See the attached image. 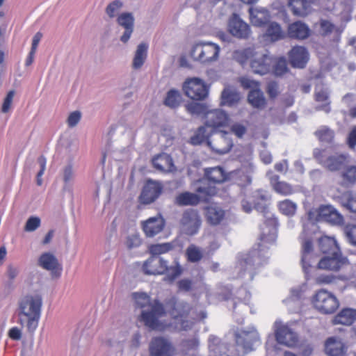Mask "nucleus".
I'll return each mask as SVG.
<instances>
[{
  "mask_svg": "<svg viewBox=\"0 0 356 356\" xmlns=\"http://www.w3.org/2000/svg\"><path fill=\"white\" fill-rule=\"evenodd\" d=\"M254 208L263 214L264 217L267 219V225H270V227L268 229V234L264 232L261 234L259 237L261 242L257 250H254L249 253H240L237 255V264L241 267L266 264L268 256L262 255L261 252L264 251L266 248H268V245L273 244L276 240L275 226L277 224V220L269 211L268 206L264 196L261 197L259 202H255Z\"/></svg>",
  "mask_w": 356,
  "mask_h": 356,
  "instance_id": "obj_1",
  "label": "nucleus"
},
{
  "mask_svg": "<svg viewBox=\"0 0 356 356\" xmlns=\"http://www.w3.org/2000/svg\"><path fill=\"white\" fill-rule=\"evenodd\" d=\"M300 241V259L302 267H330V264H336V258L323 257L315 252L312 238L306 232L305 227L299 236Z\"/></svg>",
  "mask_w": 356,
  "mask_h": 356,
  "instance_id": "obj_2",
  "label": "nucleus"
},
{
  "mask_svg": "<svg viewBox=\"0 0 356 356\" xmlns=\"http://www.w3.org/2000/svg\"><path fill=\"white\" fill-rule=\"evenodd\" d=\"M42 306L40 295H26L18 301V314L26 318L27 331L33 333L38 326Z\"/></svg>",
  "mask_w": 356,
  "mask_h": 356,
  "instance_id": "obj_3",
  "label": "nucleus"
},
{
  "mask_svg": "<svg viewBox=\"0 0 356 356\" xmlns=\"http://www.w3.org/2000/svg\"><path fill=\"white\" fill-rule=\"evenodd\" d=\"M165 307L171 317L180 325L182 330L191 329L193 322L188 319L192 307L191 305L184 301H177L172 297L165 301Z\"/></svg>",
  "mask_w": 356,
  "mask_h": 356,
  "instance_id": "obj_4",
  "label": "nucleus"
},
{
  "mask_svg": "<svg viewBox=\"0 0 356 356\" xmlns=\"http://www.w3.org/2000/svg\"><path fill=\"white\" fill-rule=\"evenodd\" d=\"M220 51V47L216 43L200 41L193 44L191 56L202 64H210L218 60Z\"/></svg>",
  "mask_w": 356,
  "mask_h": 356,
  "instance_id": "obj_5",
  "label": "nucleus"
},
{
  "mask_svg": "<svg viewBox=\"0 0 356 356\" xmlns=\"http://www.w3.org/2000/svg\"><path fill=\"white\" fill-rule=\"evenodd\" d=\"M318 246L323 257L336 258V264H330V267H341L348 264V261L340 251L339 246L333 237L324 236L318 239Z\"/></svg>",
  "mask_w": 356,
  "mask_h": 356,
  "instance_id": "obj_6",
  "label": "nucleus"
},
{
  "mask_svg": "<svg viewBox=\"0 0 356 356\" xmlns=\"http://www.w3.org/2000/svg\"><path fill=\"white\" fill-rule=\"evenodd\" d=\"M165 314L163 305L158 300H154L149 310H143L140 321L150 330H161L163 325L159 318Z\"/></svg>",
  "mask_w": 356,
  "mask_h": 356,
  "instance_id": "obj_7",
  "label": "nucleus"
},
{
  "mask_svg": "<svg viewBox=\"0 0 356 356\" xmlns=\"http://www.w3.org/2000/svg\"><path fill=\"white\" fill-rule=\"evenodd\" d=\"M236 346L241 348L244 353L255 350V346L260 344V337L254 327L248 330L239 329L234 334Z\"/></svg>",
  "mask_w": 356,
  "mask_h": 356,
  "instance_id": "obj_8",
  "label": "nucleus"
},
{
  "mask_svg": "<svg viewBox=\"0 0 356 356\" xmlns=\"http://www.w3.org/2000/svg\"><path fill=\"white\" fill-rule=\"evenodd\" d=\"M312 302L314 307L324 314H333L339 306L336 296L324 289H321L316 293Z\"/></svg>",
  "mask_w": 356,
  "mask_h": 356,
  "instance_id": "obj_9",
  "label": "nucleus"
},
{
  "mask_svg": "<svg viewBox=\"0 0 356 356\" xmlns=\"http://www.w3.org/2000/svg\"><path fill=\"white\" fill-rule=\"evenodd\" d=\"M199 195L184 192L179 194L175 198V204L178 206H195L199 204L201 200H207V197L215 193V189L211 186H200L196 189Z\"/></svg>",
  "mask_w": 356,
  "mask_h": 356,
  "instance_id": "obj_10",
  "label": "nucleus"
},
{
  "mask_svg": "<svg viewBox=\"0 0 356 356\" xmlns=\"http://www.w3.org/2000/svg\"><path fill=\"white\" fill-rule=\"evenodd\" d=\"M314 154L320 163L330 171L340 170L348 163L347 156L344 154H334L328 156L325 150L318 149L314 150Z\"/></svg>",
  "mask_w": 356,
  "mask_h": 356,
  "instance_id": "obj_11",
  "label": "nucleus"
},
{
  "mask_svg": "<svg viewBox=\"0 0 356 356\" xmlns=\"http://www.w3.org/2000/svg\"><path fill=\"white\" fill-rule=\"evenodd\" d=\"M183 89L187 97L195 100H203L209 94V88L198 78L186 81Z\"/></svg>",
  "mask_w": 356,
  "mask_h": 356,
  "instance_id": "obj_12",
  "label": "nucleus"
},
{
  "mask_svg": "<svg viewBox=\"0 0 356 356\" xmlns=\"http://www.w3.org/2000/svg\"><path fill=\"white\" fill-rule=\"evenodd\" d=\"M209 356H240L237 351L233 350V346L223 341L215 335H210L208 339Z\"/></svg>",
  "mask_w": 356,
  "mask_h": 356,
  "instance_id": "obj_13",
  "label": "nucleus"
},
{
  "mask_svg": "<svg viewBox=\"0 0 356 356\" xmlns=\"http://www.w3.org/2000/svg\"><path fill=\"white\" fill-rule=\"evenodd\" d=\"M227 30L232 36L238 39H248L251 34L250 26L236 13H233L229 18Z\"/></svg>",
  "mask_w": 356,
  "mask_h": 356,
  "instance_id": "obj_14",
  "label": "nucleus"
},
{
  "mask_svg": "<svg viewBox=\"0 0 356 356\" xmlns=\"http://www.w3.org/2000/svg\"><path fill=\"white\" fill-rule=\"evenodd\" d=\"M175 350L172 343L163 337L152 338L149 346L150 356H173Z\"/></svg>",
  "mask_w": 356,
  "mask_h": 356,
  "instance_id": "obj_15",
  "label": "nucleus"
},
{
  "mask_svg": "<svg viewBox=\"0 0 356 356\" xmlns=\"http://www.w3.org/2000/svg\"><path fill=\"white\" fill-rule=\"evenodd\" d=\"M181 225L186 234H195L201 225V219L197 211L193 209L186 210L183 213Z\"/></svg>",
  "mask_w": 356,
  "mask_h": 356,
  "instance_id": "obj_16",
  "label": "nucleus"
},
{
  "mask_svg": "<svg viewBox=\"0 0 356 356\" xmlns=\"http://www.w3.org/2000/svg\"><path fill=\"white\" fill-rule=\"evenodd\" d=\"M207 143L213 152L219 154L229 152L233 147V142L225 131L218 134L213 141L207 139Z\"/></svg>",
  "mask_w": 356,
  "mask_h": 356,
  "instance_id": "obj_17",
  "label": "nucleus"
},
{
  "mask_svg": "<svg viewBox=\"0 0 356 356\" xmlns=\"http://www.w3.org/2000/svg\"><path fill=\"white\" fill-rule=\"evenodd\" d=\"M172 248L173 244L172 243H163L150 245L149 250L152 257L144 262L143 267H147L148 264L153 261L159 262V267H168L167 261H164L159 255L168 252Z\"/></svg>",
  "mask_w": 356,
  "mask_h": 356,
  "instance_id": "obj_18",
  "label": "nucleus"
},
{
  "mask_svg": "<svg viewBox=\"0 0 356 356\" xmlns=\"http://www.w3.org/2000/svg\"><path fill=\"white\" fill-rule=\"evenodd\" d=\"M229 121L227 113L220 109L209 111L205 115V125L213 131L220 127H225Z\"/></svg>",
  "mask_w": 356,
  "mask_h": 356,
  "instance_id": "obj_19",
  "label": "nucleus"
},
{
  "mask_svg": "<svg viewBox=\"0 0 356 356\" xmlns=\"http://www.w3.org/2000/svg\"><path fill=\"white\" fill-rule=\"evenodd\" d=\"M162 192L161 185L156 181H149L144 186L139 197L140 202L148 204L154 202Z\"/></svg>",
  "mask_w": 356,
  "mask_h": 356,
  "instance_id": "obj_20",
  "label": "nucleus"
},
{
  "mask_svg": "<svg viewBox=\"0 0 356 356\" xmlns=\"http://www.w3.org/2000/svg\"><path fill=\"white\" fill-rule=\"evenodd\" d=\"M116 20L118 25L124 29V31L120 37V41L127 43L134 31V17L131 13L124 12L120 14Z\"/></svg>",
  "mask_w": 356,
  "mask_h": 356,
  "instance_id": "obj_21",
  "label": "nucleus"
},
{
  "mask_svg": "<svg viewBox=\"0 0 356 356\" xmlns=\"http://www.w3.org/2000/svg\"><path fill=\"white\" fill-rule=\"evenodd\" d=\"M275 338L277 343L286 346H292L298 341L296 334L289 326L280 325L275 330Z\"/></svg>",
  "mask_w": 356,
  "mask_h": 356,
  "instance_id": "obj_22",
  "label": "nucleus"
},
{
  "mask_svg": "<svg viewBox=\"0 0 356 356\" xmlns=\"http://www.w3.org/2000/svg\"><path fill=\"white\" fill-rule=\"evenodd\" d=\"M291 65L297 68H304L309 60V53L301 46L294 47L289 53Z\"/></svg>",
  "mask_w": 356,
  "mask_h": 356,
  "instance_id": "obj_23",
  "label": "nucleus"
},
{
  "mask_svg": "<svg viewBox=\"0 0 356 356\" xmlns=\"http://www.w3.org/2000/svg\"><path fill=\"white\" fill-rule=\"evenodd\" d=\"M270 185L273 190L282 195L287 196L293 194L296 192L293 186L286 181H280V177L275 175L273 171H268L266 174Z\"/></svg>",
  "mask_w": 356,
  "mask_h": 356,
  "instance_id": "obj_24",
  "label": "nucleus"
},
{
  "mask_svg": "<svg viewBox=\"0 0 356 356\" xmlns=\"http://www.w3.org/2000/svg\"><path fill=\"white\" fill-rule=\"evenodd\" d=\"M324 350L329 356H344L347 347L341 339L331 337L326 339Z\"/></svg>",
  "mask_w": 356,
  "mask_h": 356,
  "instance_id": "obj_25",
  "label": "nucleus"
},
{
  "mask_svg": "<svg viewBox=\"0 0 356 356\" xmlns=\"http://www.w3.org/2000/svg\"><path fill=\"white\" fill-rule=\"evenodd\" d=\"M164 226L165 220L161 216L151 217L143 222V229L147 237H154L163 229Z\"/></svg>",
  "mask_w": 356,
  "mask_h": 356,
  "instance_id": "obj_26",
  "label": "nucleus"
},
{
  "mask_svg": "<svg viewBox=\"0 0 356 356\" xmlns=\"http://www.w3.org/2000/svg\"><path fill=\"white\" fill-rule=\"evenodd\" d=\"M140 268L141 273L144 275H165L163 280L168 283H172L178 277L181 275L183 268Z\"/></svg>",
  "mask_w": 356,
  "mask_h": 356,
  "instance_id": "obj_27",
  "label": "nucleus"
},
{
  "mask_svg": "<svg viewBox=\"0 0 356 356\" xmlns=\"http://www.w3.org/2000/svg\"><path fill=\"white\" fill-rule=\"evenodd\" d=\"M273 60L267 54L254 58L250 63V67L254 74H266L270 72Z\"/></svg>",
  "mask_w": 356,
  "mask_h": 356,
  "instance_id": "obj_28",
  "label": "nucleus"
},
{
  "mask_svg": "<svg viewBox=\"0 0 356 356\" xmlns=\"http://www.w3.org/2000/svg\"><path fill=\"white\" fill-rule=\"evenodd\" d=\"M313 0H288V6L297 17H305L312 10Z\"/></svg>",
  "mask_w": 356,
  "mask_h": 356,
  "instance_id": "obj_29",
  "label": "nucleus"
},
{
  "mask_svg": "<svg viewBox=\"0 0 356 356\" xmlns=\"http://www.w3.org/2000/svg\"><path fill=\"white\" fill-rule=\"evenodd\" d=\"M315 100L318 102H323V104L317 106L316 111H323L328 113L331 111L330 102L329 100L328 88L323 84H318L315 88Z\"/></svg>",
  "mask_w": 356,
  "mask_h": 356,
  "instance_id": "obj_30",
  "label": "nucleus"
},
{
  "mask_svg": "<svg viewBox=\"0 0 356 356\" xmlns=\"http://www.w3.org/2000/svg\"><path fill=\"white\" fill-rule=\"evenodd\" d=\"M356 321V309L345 307L336 314L333 319L334 325H352Z\"/></svg>",
  "mask_w": 356,
  "mask_h": 356,
  "instance_id": "obj_31",
  "label": "nucleus"
},
{
  "mask_svg": "<svg viewBox=\"0 0 356 356\" xmlns=\"http://www.w3.org/2000/svg\"><path fill=\"white\" fill-rule=\"evenodd\" d=\"M310 35L309 26L300 21L295 22L289 24L288 27V35L291 38L304 40Z\"/></svg>",
  "mask_w": 356,
  "mask_h": 356,
  "instance_id": "obj_32",
  "label": "nucleus"
},
{
  "mask_svg": "<svg viewBox=\"0 0 356 356\" xmlns=\"http://www.w3.org/2000/svg\"><path fill=\"white\" fill-rule=\"evenodd\" d=\"M251 23L256 26H262L270 20V14L264 8H250L249 9Z\"/></svg>",
  "mask_w": 356,
  "mask_h": 356,
  "instance_id": "obj_33",
  "label": "nucleus"
},
{
  "mask_svg": "<svg viewBox=\"0 0 356 356\" xmlns=\"http://www.w3.org/2000/svg\"><path fill=\"white\" fill-rule=\"evenodd\" d=\"M152 163L154 167L161 172H172L175 169L172 159L167 154H161L154 156Z\"/></svg>",
  "mask_w": 356,
  "mask_h": 356,
  "instance_id": "obj_34",
  "label": "nucleus"
},
{
  "mask_svg": "<svg viewBox=\"0 0 356 356\" xmlns=\"http://www.w3.org/2000/svg\"><path fill=\"white\" fill-rule=\"evenodd\" d=\"M148 47L146 42H141L137 46L132 60L133 69L139 70L143 67L147 58Z\"/></svg>",
  "mask_w": 356,
  "mask_h": 356,
  "instance_id": "obj_35",
  "label": "nucleus"
},
{
  "mask_svg": "<svg viewBox=\"0 0 356 356\" xmlns=\"http://www.w3.org/2000/svg\"><path fill=\"white\" fill-rule=\"evenodd\" d=\"M240 99L239 92L233 88L227 87L221 93L220 105L232 107L237 104Z\"/></svg>",
  "mask_w": 356,
  "mask_h": 356,
  "instance_id": "obj_36",
  "label": "nucleus"
},
{
  "mask_svg": "<svg viewBox=\"0 0 356 356\" xmlns=\"http://www.w3.org/2000/svg\"><path fill=\"white\" fill-rule=\"evenodd\" d=\"M341 206L350 212L356 213V193L347 191L339 197Z\"/></svg>",
  "mask_w": 356,
  "mask_h": 356,
  "instance_id": "obj_37",
  "label": "nucleus"
},
{
  "mask_svg": "<svg viewBox=\"0 0 356 356\" xmlns=\"http://www.w3.org/2000/svg\"><path fill=\"white\" fill-rule=\"evenodd\" d=\"M225 217V211L220 207L211 206L207 208V218L209 223L216 225L220 223Z\"/></svg>",
  "mask_w": 356,
  "mask_h": 356,
  "instance_id": "obj_38",
  "label": "nucleus"
},
{
  "mask_svg": "<svg viewBox=\"0 0 356 356\" xmlns=\"http://www.w3.org/2000/svg\"><path fill=\"white\" fill-rule=\"evenodd\" d=\"M266 35L271 41L275 42L284 38V32L278 23L272 22L267 26Z\"/></svg>",
  "mask_w": 356,
  "mask_h": 356,
  "instance_id": "obj_39",
  "label": "nucleus"
},
{
  "mask_svg": "<svg viewBox=\"0 0 356 356\" xmlns=\"http://www.w3.org/2000/svg\"><path fill=\"white\" fill-rule=\"evenodd\" d=\"M249 103L254 108H261L266 105V99L263 92L258 88L251 90L248 94Z\"/></svg>",
  "mask_w": 356,
  "mask_h": 356,
  "instance_id": "obj_40",
  "label": "nucleus"
},
{
  "mask_svg": "<svg viewBox=\"0 0 356 356\" xmlns=\"http://www.w3.org/2000/svg\"><path fill=\"white\" fill-rule=\"evenodd\" d=\"M207 179L213 183H221L226 179V175L223 169L220 167H215L205 170Z\"/></svg>",
  "mask_w": 356,
  "mask_h": 356,
  "instance_id": "obj_41",
  "label": "nucleus"
},
{
  "mask_svg": "<svg viewBox=\"0 0 356 356\" xmlns=\"http://www.w3.org/2000/svg\"><path fill=\"white\" fill-rule=\"evenodd\" d=\"M277 206L280 211L287 216H294L297 210L296 203L289 199L279 202Z\"/></svg>",
  "mask_w": 356,
  "mask_h": 356,
  "instance_id": "obj_42",
  "label": "nucleus"
},
{
  "mask_svg": "<svg viewBox=\"0 0 356 356\" xmlns=\"http://www.w3.org/2000/svg\"><path fill=\"white\" fill-rule=\"evenodd\" d=\"M341 173L345 184H353L356 182V165H347L342 168Z\"/></svg>",
  "mask_w": 356,
  "mask_h": 356,
  "instance_id": "obj_43",
  "label": "nucleus"
},
{
  "mask_svg": "<svg viewBox=\"0 0 356 356\" xmlns=\"http://www.w3.org/2000/svg\"><path fill=\"white\" fill-rule=\"evenodd\" d=\"M181 97L178 90L172 89L167 93L164 104L170 108L177 107L181 102Z\"/></svg>",
  "mask_w": 356,
  "mask_h": 356,
  "instance_id": "obj_44",
  "label": "nucleus"
},
{
  "mask_svg": "<svg viewBox=\"0 0 356 356\" xmlns=\"http://www.w3.org/2000/svg\"><path fill=\"white\" fill-rule=\"evenodd\" d=\"M316 137L321 142L331 143L334 138V131L327 127L323 126L320 127L316 132Z\"/></svg>",
  "mask_w": 356,
  "mask_h": 356,
  "instance_id": "obj_45",
  "label": "nucleus"
},
{
  "mask_svg": "<svg viewBox=\"0 0 356 356\" xmlns=\"http://www.w3.org/2000/svg\"><path fill=\"white\" fill-rule=\"evenodd\" d=\"M187 111L191 115H200L209 112L207 107L205 104L197 102H191L186 105Z\"/></svg>",
  "mask_w": 356,
  "mask_h": 356,
  "instance_id": "obj_46",
  "label": "nucleus"
},
{
  "mask_svg": "<svg viewBox=\"0 0 356 356\" xmlns=\"http://www.w3.org/2000/svg\"><path fill=\"white\" fill-rule=\"evenodd\" d=\"M186 253L188 260L192 262L199 261L202 257L201 249L194 245L188 246Z\"/></svg>",
  "mask_w": 356,
  "mask_h": 356,
  "instance_id": "obj_47",
  "label": "nucleus"
},
{
  "mask_svg": "<svg viewBox=\"0 0 356 356\" xmlns=\"http://www.w3.org/2000/svg\"><path fill=\"white\" fill-rule=\"evenodd\" d=\"M123 3L119 0H115L110 3L106 8V13L110 18L115 17L120 15L119 13L122 8Z\"/></svg>",
  "mask_w": 356,
  "mask_h": 356,
  "instance_id": "obj_48",
  "label": "nucleus"
},
{
  "mask_svg": "<svg viewBox=\"0 0 356 356\" xmlns=\"http://www.w3.org/2000/svg\"><path fill=\"white\" fill-rule=\"evenodd\" d=\"M133 298L136 300V303L138 305V307L140 308H144L147 305H149L151 307V305L152 303L150 302V298L149 296L143 292H135L132 294Z\"/></svg>",
  "mask_w": 356,
  "mask_h": 356,
  "instance_id": "obj_49",
  "label": "nucleus"
},
{
  "mask_svg": "<svg viewBox=\"0 0 356 356\" xmlns=\"http://www.w3.org/2000/svg\"><path fill=\"white\" fill-rule=\"evenodd\" d=\"M273 73L275 76H282L287 70V63L284 58H278L273 65Z\"/></svg>",
  "mask_w": 356,
  "mask_h": 356,
  "instance_id": "obj_50",
  "label": "nucleus"
},
{
  "mask_svg": "<svg viewBox=\"0 0 356 356\" xmlns=\"http://www.w3.org/2000/svg\"><path fill=\"white\" fill-rule=\"evenodd\" d=\"M40 225V218L38 216H32L27 219L24 227V230L26 232H32L39 228Z\"/></svg>",
  "mask_w": 356,
  "mask_h": 356,
  "instance_id": "obj_51",
  "label": "nucleus"
},
{
  "mask_svg": "<svg viewBox=\"0 0 356 356\" xmlns=\"http://www.w3.org/2000/svg\"><path fill=\"white\" fill-rule=\"evenodd\" d=\"M56 259L51 253L42 254L39 259V264L41 267H56Z\"/></svg>",
  "mask_w": 356,
  "mask_h": 356,
  "instance_id": "obj_52",
  "label": "nucleus"
},
{
  "mask_svg": "<svg viewBox=\"0 0 356 356\" xmlns=\"http://www.w3.org/2000/svg\"><path fill=\"white\" fill-rule=\"evenodd\" d=\"M142 239L138 234H133L127 236L125 245L128 249H134L141 245Z\"/></svg>",
  "mask_w": 356,
  "mask_h": 356,
  "instance_id": "obj_53",
  "label": "nucleus"
},
{
  "mask_svg": "<svg viewBox=\"0 0 356 356\" xmlns=\"http://www.w3.org/2000/svg\"><path fill=\"white\" fill-rule=\"evenodd\" d=\"M205 128L204 127H200L197 133L191 138V143L193 145H198L202 144L203 142L206 140L205 137Z\"/></svg>",
  "mask_w": 356,
  "mask_h": 356,
  "instance_id": "obj_54",
  "label": "nucleus"
},
{
  "mask_svg": "<svg viewBox=\"0 0 356 356\" xmlns=\"http://www.w3.org/2000/svg\"><path fill=\"white\" fill-rule=\"evenodd\" d=\"M344 232L348 241L352 245H356V225H346Z\"/></svg>",
  "mask_w": 356,
  "mask_h": 356,
  "instance_id": "obj_55",
  "label": "nucleus"
},
{
  "mask_svg": "<svg viewBox=\"0 0 356 356\" xmlns=\"http://www.w3.org/2000/svg\"><path fill=\"white\" fill-rule=\"evenodd\" d=\"M15 96V91L10 90L6 97L3 99L2 106H1V112L2 113H8L11 108L12 102Z\"/></svg>",
  "mask_w": 356,
  "mask_h": 356,
  "instance_id": "obj_56",
  "label": "nucleus"
},
{
  "mask_svg": "<svg viewBox=\"0 0 356 356\" xmlns=\"http://www.w3.org/2000/svg\"><path fill=\"white\" fill-rule=\"evenodd\" d=\"M38 163L40 165V170L37 173L36 179H37V184L38 186H41L42 184V176L43 175L44 170L46 169V163H47V159L44 156H40L38 159Z\"/></svg>",
  "mask_w": 356,
  "mask_h": 356,
  "instance_id": "obj_57",
  "label": "nucleus"
},
{
  "mask_svg": "<svg viewBox=\"0 0 356 356\" xmlns=\"http://www.w3.org/2000/svg\"><path fill=\"white\" fill-rule=\"evenodd\" d=\"M74 179V172L71 165H67L63 170V181L65 186L71 184Z\"/></svg>",
  "mask_w": 356,
  "mask_h": 356,
  "instance_id": "obj_58",
  "label": "nucleus"
},
{
  "mask_svg": "<svg viewBox=\"0 0 356 356\" xmlns=\"http://www.w3.org/2000/svg\"><path fill=\"white\" fill-rule=\"evenodd\" d=\"M334 209L335 208L331 205H321L318 209V216L326 221L327 218L330 216V214Z\"/></svg>",
  "mask_w": 356,
  "mask_h": 356,
  "instance_id": "obj_59",
  "label": "nucleus"
},
{
  "mask_svg": "<svg viewBox=\"0 0 356 356\" xmlns=\"http://www.w3.org/2000/svg\"><path fill=\"white\" fill-rule=\"evenodd\" d=\"M266 92L271 99L275 98L279 94V86L275 81H270L266 86Z\"/></svg>",
  "mask_w": 356,
  "mask_h": 356,
  "instance_id": "obj_60",
  "label": "nucleus"
},
{
  "mask_svg": "<svg viewBox=\"0 0 356 356\" xmlns=\"http://www.w3.org/2000/svg\"><path fill=\"white\" fill-rule=\"evenodd\" d=\"M241 85L245 89L251 88L256 90L259 88V82L250 79L248 77H241L240 79Z\"/></svg>",
  "mask_w": 356,
  "mask_h": 356,
  "instance_id": "obj_61",
  "label": "nucleus"
},
{
  "mask_svg": "<svg viewBox=\"0 0 356 356\" xmlns=\"http://www.w3.org/2000/svg\"><path fill=\"white\" fill-rule=\"evenodd\" d=\"M246 131V127L240 123H234L231 127V131L238 138H242Z\"/></svg>",
  "mask_w": 356,
  "mask_h": 356,
  "instance_id": "obj_62",
  "label": "nucleus"
},
{
  "mask_svg": "<svg viewBox=\"0 0 356 356\" xmlns=\"http://www.w3.org/2000/svg\"><path fill=\"white\" fill-rule=\"evenodd\" d=\"M81 113L75 111L71 113L67 118V124L70 127H75L81 120Z\"/></svg>",
  "mask_w": 356,
  "mask_h": 356,
  "instance_id": "obj_63",
  "label": "nucleus"
},
{
  "mask_svg": "<svg viewBox=\"0 0 356 356\" xmlns=\"http://www.w3.org/2000/svg\"><path fill=\"white\" fill-rule=\"evenodd\" d=\"M326 221L332 224L339 225L343 222V218L335 209L334 211L330 214V216L327 218Z\"/></svg>",
  "mask_w": 356,
  "mask_h": 356,
  "instance_id": "obj_64",
  "label": "nucleus"
}]
</instances>
